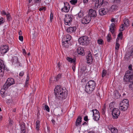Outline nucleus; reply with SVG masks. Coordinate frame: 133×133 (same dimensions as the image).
<instances>
[{"label":"nucleus","mask_w":133,"mask_h":133,"mask_svg":"<svg viewBox=\"0 0 133 133\" xmlns=\"http://www.w3.org/2000/svg\"><path fill=\"white\" fill-rule=\"evenodd\" d=\"M55 97L59 100L62 101L65 99L67 96V91L64 89L60 85L56 87L54 90Z\"/></svg>","instance_id":"nucleus-1"},{"label":"nucleus","mask_w":133,"mask_h":133,"mask_svg":"<svg viewBox=\"0 0 133 133\" xmlns=\"http://www.w3.org/2000/svg\"><path fill=\"white\" fill-rule=\"evenodd\" d=\"M123 80L124 81L125 84H127L129 82L131 83L129 85V87L130 89L132 90L133 86V74L131 71L128 70L126 71Z\"/></svg>","instance_id":"nucleus-2"},{"label":"nucleus","mask_w":133,"mask_h":133,"mask_svg":"<svg viewBox=\"0 0 133 133\" xmlns=\"http://www.w3.org/2000/svg\"><path fill=\"white\" fill-rule=\"evenodd\" d=\"M96 85V84L94 81H89L87 83L85 86L86 92L89 94L91 93L94 90Z\"/></svg>","instance_id":"nucleus-3"},{"label":"nucleus","mask_w":133,"mask_h":133,"mask_svg":"<svg viewBox=\"0 0 133 133\" xmlns=\"http://www.w3.org/2000/svg\"><path fill=\"white\" fill-rule=\"evenodd\" d=\"M129 101L127 99L123 100L119 104L120 110L123 111L127 110L129 106Z\"/></svg>","instance_id":"nucleus-4"},{"label":"nucleus","mask_w":133,"mask_h":133,"mask_svg":"<svg viewBox=\"0 0 133 133\" xmlns=\"http://www.w3.org/2000/svg\"><path fill=\"white\" fill-rule=\"evenodd\" d=\"M89 38L86 36H84L80 38L78 40V41L81 45H87L89 43Z\"/></svg>","instance_id":"nucleus-5"},{"label":"nucleus","mask_w":133,"mask_h":133,"mask_svg":"<svg viewBox=\"0 0 133 133\" xmlns=\"http://www.w3.org/2000/svg\"><path fill=\"white\" fill-rule=\"evenodd\" d=\"M15 83L14 79L12 78H8L3 86V88L7 90L10 86Z\"/></svg>","instance_id":"nucleus-6"},{"label":"nucleus","mask_w":133,"mask_h":133,"mask_svg":"<svg viewBox=\"0 0 133 133\" xmlns=\"http://www.w3.org/2000/svg\"><path fill=\"white\" fill-rule=\"evenodd\" d=\"M5 66L3 61L0 59V77H2L4 75V72L6 70L7 71V69L5 68Z\"/></svg>","instance_id":"nucleus-7"},{"label":"nucleus","mask_w":133,"mask_h":133,"mask_svg":"<svg viewBox=\"0 0 133 133\" xmlns=\"http://www.w3.org/2000/svg\"><path fill=\"white\" fill-rule=\"evenodd\" d=\"M120 112L119 110L117 108H114L112 111V117L114 119H117L119 115Z\"/></svg>","instance_id":"nucleus-8"},{"label":"nucleus","mask_w":133,"mask_h":133,"mask_svg":"<svg viewBox=\"0 0 133 133\" xmlns=\"http://www.w3.org/2000/svg\"><path fill=\"white\" fill-rule=\"evenodd\" d=\"M72 19L71 16L70 15H65L64 19V23L66 25H70L71 24Z\"/></svg>","instance_id":"nucleus-9"},{"label":"nucleus","mask_w":133,"mask_h":133,"mask_svg":"<svg viewBox=\"0 0 133 133\" xmlns=\"http://www.w3.org/2000/svg\"><path fill=\"white\" fill-rule=\"evenodd\" d=\"M88 15L92 18H94L97 16L96 12L95 10L92 9H90L89 10Z\"/></svg>","instance_id":"nucleus-10"},{"label":"nucleus","mask_w":133,"mask_h":133,"mask_svg":"<svg viewBox=\"0 0 133 133\" xmlns=\"http://www.w3.org/2000/svg\"><path fill=\"white\" fill-rule=\"evenodd\" d=\"M108 0H98V1L97 4L98 7L99 6H104L107 5L108 4Z\"/></svg>","instance_id":"nucleus-11"},{"label":"nucleus","mask_w":133,"mask_h":133,"mask_svg":"<svg viewBox=\"0 0 133 133\" xmlns=\"http://www.w3.org/2000/svg\"><path fill=\"white\" fill-rule=\"evenodd\" d=\"M64 4L65 6L61 10L62 11L68 12L69 11L70 8V5L68 3H64Z\"/></svg>","instance_id":"nucleus-12"},{"label":"nucleus","mask_w":133,"mask_h":133,"mask_svg":"<svg viewBox=\"0 0 133 133\" xmlns=\"http://www.w3.org/2000/svg\"><path fill=\"white\" fill-rule=\"evenodd\" d=\"M108 12V9L104 8L100 9L99 11V15L101 16H103L106 14Z\"/></svg>","instance_id":"nucleus-13"},{"label":"nucleus","mask_w":133,"mask_h":133,"mask_svg":"<svg viewBox=\"0 0 133 133\" xmlns=\"http://www.w3.org/2000/svg\"><path fill=\"white\" fill-rule=\"evenodd\" d=\"M8 50V46L7 45L4 46H3L1 48V52L2 55H3Z\"/></svg>","instance_id":"nucleus-14"},{"label":"nucleus","mask_w":133,"mask_h":133,"mask_svg":"<svg viewBox=\"0 0 133 133\" xmlns=\"http://www.w3.org/2000/svg\"><path fill=\"white\" fill-rule=\"evenodd\" d=\"M87 59V63L88 64L91 63L93 61L92 54L90 52L88 54L87 56L86 57Z\"/></svg>","instance_id":"nucleus-15"},{"label":"nucleus","mask_w":133,"mask_h":133,"mask_svg":"<svg viewBox=\"0 0 133 133\" xmlns=\"http://www.w3.org/2000/svg\"><path fill=\"white\" fill-rule=\"evenodd\" d=\"M76 29V27L74 26L73 27H70L68 28L66 30V31L69 33H71L75 31Z\"/></svg>","instance_id":"nucleus-16"},{"label":"nucleus","mask_w":133,"mask_h":133,"mask_svg":"<svg viewBox=\"0 0 133 133\" xmlns=\"http://www.w3.org/2000/svg\"><path fill=\"white\" fill-rule=\"evenodd\" d=\"M81 119L82 118L80 116H78L75 122L76 126V127L78 126L81 123Z\"/></svg>","instance_id":"nucleus-17"},{"label":"nucleus","mask_w":133,"mask_h":133,"mask_svg":"<svg viewBox=\"0 0 133 133\" xmlns=\"http://www.w3.org/2000/svg\"><path fill=\"white\" fill-rule=\"evenodd\" d=\"M77 51L78 53L81 55H84V51L83 48L82 47H79L77 48Z\"/></svg>","instance_id":"nucleus-18"},{"label":"nucleus","mask_w":133,"mask_h":133,"mask_svg":"<svg viewBox=\"0 0 133 133\" xmlns=\"http://www.w3.org/2000/svg\"><path fill=\"white\" fill-rule=\"evenodd\" d=\"M115 25L114 23H112L111 24L110 27V31L113 34L115 30Z\"/></svg>","instance_id":"nucleus-19"},{"label":"nucleus","mask_w":133,"mask_h":133,"mask_svg":"<svg viewBox=\"0 0 133 133\" xmlns=\"http://www.w3.org/2000/svg\"><path fill=\"white\" fill-rule=\"evenodd\" d=\"M93 119L95 121H97L99 119L100 117V115L99 113L97 114H94V115H93Z\"/></svg>","instance_id":"nucleus-20"},{"label":"nucleus","mask_w":133,"mask_h":133,"mask_svg":"<svg viewBox=\"0 0 133 133\" xmlns=\"http://www.w3.org/2000/svg\"><path fill=\"white\" fill-rule=\"evenodd\" d=\"M21 133H24L25 132V128L24 123L22 124L20 126Z\"/></svg>","instance_id":"nucleus-21"},{"label":"nucleus","mask_w":133,"mask_h":133,"mask_svg":"<svg viewBox=\"0 0 133 133\" xmlns=\"http://www.w3.org/2000/svg\"><path fill=\"white\" fill-rule=\"evenodd\" d=\"M66 59L70 63H73L74 64L75 63L76 59H72L71 58L68 57L66 58Z\"/></svg>","instance_id":"nucleus-22"},{"label":"nucleus","mask_w":133,"mask_h":133,"mask_svg":"<svg viewBox=\"0 0 133 133\" xmlns=\"http://www.w3.org/2000/svg\"><path fill=\"white\" fill-rule=\"evenodd\" d=\"M114 98L116 99L118 98V97H119L121 95L119 93L118 91H115L114 93Z\"/></svg>","instance_id":"nucleus-23"},{"label":"nucleus","mask_w":133,"mask_h":133,"mask_svg":"<svg viewBox=\"0 0 133 133\" xmlns=\"http://www.w3.org/2000/svg\"><path fill=\"white\" fill-rule=\"evenodd\" d=\"M124 24L127 27L129 26V21L128 19L127 18H125L124 20Z\"/></svg>","instance_id":"nucleus-24"},{"label":"nucleus","mask_w":133,"mask_h":133,"mask_svg":"<svg viewBox=\"0 0 133 133\" xmlns=\"http://www.w3.org/2000/svg\"><path fill=\"white\" fill-rule=\"evenodd\" d=\"M107 75H109V74L107 73V71L105 69H103L102 72V78L104 77Z\"/></svg>","instance_id":"nucleus-25"},{"label":"nucleus","mask_w":133,"mask_h":133,"mask_svg":"<svg viewBox=\"0 0 133 133\" xmlns=\"http://www.w3.org/2000/svg\"><path fill=\"white\" fill-rule=\"evenodd\" d=\"M127 55L129 57L133 56V49L129 51L127 53Z\"/></svg>","instance_id":"nucleus-26"},{"label":"nucleus","mask_w":133,"mask_h":133,"mask_svg":"<svg viewBox=\"0 0 133 133\" xmlns=\"http://www.w3.org/2000/svg\"><path fill=\"white\" fill-rule=\"evenodd\" d=\"M110 130L112 133H117L118 132L117 129L115 128H111Z\"/></svg>","instance_id":"nucleus-27"},{"label":"nucleus","mask_w":133,"mask_h":133,"mask_svg":"<svg viewBox=\"0 0 133 133\" xmlns=\"http://www.w3.org/2000/svg\"><path fill=\"white\" fill-rule=\"evenodd\" d=\"M5 90L3 88L2 89H1V94L2 97L4 98L5 97Z\"/></svg>","instance_id":"nucleus-28"},{"label":"nucleus","mask_w":133,"mask_h":133,"mask_svg":"<svg viewBox=\"0 0 133 133\" xmlns=\"http://www.w3.org/2000/svg\"><path fill=\"white\" fill-rule=\"evenodd\" d=\"M90 22H87V19L85 18V17H84L83 18L82 20L81 21V23L84 24H88Z\"/></svg>","instance_id":"nucleus-29"},{"label":"nucleus","mask_w":133,"mask_h":133,"mask_svg":"<svg viewBox=\"0 0 133 133\" xmlns=\"http://www.w3.org/2000/svg\"><path fill=\"white\" fill-rule=\"evenodd\" d=\"M36 126L37 130H38L40 126V121H39L37 120L36 121Z\"/></svg>","instance_id":"nucleus-30"},{"label":"nucleus","mask_w":133,"mask_h":133,"mask_svg":"<svg viewBox=\"0 0 133 133\" xmlns=\"http://www.w3.org/2000/svg\"><path fill=\"white\" fill-rule=\"evenodd\" d=\"M84 17L85 18L87 19V22H90L91 21L92 18L88 14L87 15L85 16Z\"/></svg>","instance_id":"nucleus-31"},{"label":"nucleus","mask_w":133,"mask_h":133,"mask_svg":"<svg viewBox=\"0 0 133 133\" xmlns=\"http://www.w3.org/2000/svg\"><path fill=\"white\" fill-rule=\"evenodd\" d=\"M118 6L116 5H112L111 7V9L112 10H117Z\"/></svg>","instance_id":"nucleus-32"},{"label":"nucleus","mask_w":133,"mask_h":133,"mask_svg":"<svg viewBox=\"0 0 133 133\" xmlns=\"http://www.w3.org/2000/svg\"><path fill=\"white\" fill-rule=\"evenodd\" d=\"M97 43L99 44L102 45L104 43V41L102 39H99L97 40Z\"/></svg>","instance_id":"nucleus-33"},{"label":"nucleus","mask_w":133,"mask_h":133,"mask_svg":"<svg viewBox=\"0 0 133 133\" xmlns=\"http://www.w3.org/2000/svg\"><path fill=\"white\" fill-rule=\"evenodd\" d=\"M119 44L118 41L117 40L116 43V46L115 49H116L118 50L119 49Z\"/></svg>","instance_id":"nucleus-34"},{"label":"nucleus","mask_w":133,"mask_h":133,"mask_svg":"<svg viewBox=\"0 0 133 133\" xmlns=\"http://www.w3.org/2000/svg\"><path fill=\"white\" fill-rule=\"evenodd\" d=\"M107 40L108 42H110L111 40V35L110 34H108L107 36Z\"/></svg>","instance_id":"nucleus-35"},{"label":"nucleus","mask_w":133,"mask_h":133,"mask_svg":"<svg viewBox=\"0 0 133 133\" xmlns=\"http://www.w3.org/2000/svg\"><path fill=\"white\" fill-rule=\"evenodd\" d=\"M65 37L67 41H68V42H69L71 39V36L70 35H67L65 36Z\"/></svg>","instance_id":"nucleus-36"},{"label":"nucleus","mask_w":133,"mask_h":133,"mask_svg":"<svg viewBox=\"0 0 133 133\" xmlns=\"http://www.w3.org/2000/svg\"><path fill=\"white\" fill-rule=\"evenodd\" d=\"M118 38H120L122 40L123 38V34L122 32H120L119 33L118 35Z\"/></svg>","instance_id":"nucleus-37"},{"label":"nucleus","mask_w":133,"mask_h":133,"mask_svg":"<svg viewBox=\"0 0 133 133\" xmlns=\"http://www.w3.org/2000/svg\"><path fill=\"white\" fill-rule=\"evenodd\" d=\"M77 0H71L70 1V2L72 5H75L77 3Z\"/></svg>","instance_id":"nucleus-38"},{"label":"nucleus","mask_w":133,"mask_h":133,"mask_svg":"<svg viewBox=\"0 0 133 133\" xmlns=\"http://www.w3.org/2000/svg\"><path fill=\"white\" fill-rule=\"evenodd\" d=\"M62 43H64V42H68V41H67L66 38L65 36H64L62 38Z\"/></svg>","instance_id":"nucleus-39"},{"label":"nucleus","mask_w":133,"mask_h":133,"mask_svg":"<svg viewBox=\"0 0 133 133\" xmlns=\"http://www.w3.org/2000/svg\"><path fill=\"white\" fill-rule=\"evenodd\" d=\"M91 111L93 112V115H94V114H95L99 113V111L97 110L96 109H93Z\"/></svg>","instance_id":"nucleus-40"},{"label":"nucleus","mask_w":133,"mask_h":133,"mask_svg":"<svg viewBox=\"0 0 133 133\" xmlns=\"http://www.w3.org/2000/svg\"><path fill=\"white\" fill-rule=\"evenodd\" d=\"M45 109L47 111L49 112L50 111V108L48 105H45L44 106Z\"/></svg>","instance_id":"nucleus-41"},{"label":"nucleus","mask_w":133,"mask_h":133,"mask_svg":"<svg viewBox=\"0 0 133 133\" xmlns=\"http://www.w3.org/2000/svg\"><path fill=\"white\" fill-rule=\"evenodd\" d=\"M78 16L79 17L81 18L83 16V13L81 11H80L79 13L78 14Z\"/></svg>","instance_id":"nucleus-42"},{"label":"nucleus","mask_w":133,"mask_h":133,"mask_svg":"<svg viewBox=\"0 0 133 133\" xmlns=\"http://www.w3.org/2000/svg\"><path fill=\"white\" fill-rule=\"evenodd\" d=\"M124 24H122L121 25V27L119 29V31H123L124 29Z\"/></svg>","instance_id":"nucleus-43"},{"label":"nucleus","mask_w":133,"mask_h":133,"mask_svg":"<svg viewBox=\"0 0 133 133\" xmlns=\"http://www.w3.org/2000/svg\"><path fill=\"white\" fill-rule=\"evenodd\" d=\"M4 22V21L3 17H1L0 18V25L3 24Z\"/></svg>","instance_id":"nucleus-44"},{"label":"nucleus","mask_w":133,"mask_h":133,"mask_svg":"<svg viewBox=\"0 0 133 133\" xmlns=\"http://www.w3.org/2000/svg\"><path fill=\"white\" fill-rule=\"evenodd\" d=\"M61 74H59L56 77V81H58V79L61 78Z\"/></svg>","instance_id":"nucleus-45"},{"label":"nucleus","mask_w":133,"mask_h":133,"mask_svg":"<svg viewBox=\"0 0 133 133\" xmlns=\"http://www.w3.org/2000/svg\"><path fill=\"white\" fill-rule=\"evenodd\" d=\"M63 46L65 47H67L68 46V44H69V42H64V43H62Z\"/></svg>","instance_id":"nucleus-46"},{"label":"nucleus","mask_w":133,"mask_h":133,"mask_svg":"<svg viewBox=\"0 0 133 133\" xmlns=\"http://www.w3.org/2000/svg\"><path fill=\"white\" fill-rule=\"evenodd\" d=\"M46 10V8L45 7H43L41 8H39V11H41L44 10L45 11Z\"/></svg>","instance_id":"nucleus-47"},{"label":"nucleus","mask_w":133,"mask_h":133,"mask_svg":"<svg viewBox=\"0 0 133 133\" xmlns=\"http://www.w3.org/2000/svg\"><path fill=\"white\" fill-rule=\"evenodd\" d=\"M19 39L21 41H23V37L22 36H19Z\"/></svg>","instance_id":"nucleus-48"},{"label":"nucleus","mask_w":133,"mask_h":133,"mask_svg":"<svg viewBox=\"0 0 133 133\" xmlns=\"http://www.w3.org/2000/svg\"><path fill=\"white\" fill-rule=\"evenodd\" d=\"M53 14L51 12L50 15V20L51 21L53 19Z\"/></svg>","instance_id":"nucleus-49"},{"label":"nucleus","mask_w":133,"mask_h":133,"mask_svg":"<svg viewBox=\"0 0 133 133\" xmlns=\"http://www.w3.org/2000/svg\"><path fill=\"white\" fill-rule=\"evenodd\" d=\"M84 119L86 122L88 121V116H85L84 117Z\"/></svg>","instance_id":"nucleus-50"},{"label":"nucleus","mask_w":133,"mask_h":133,"mask_svg":"<svg viewBox=\"0 0 133 133\" xmlns=\"http://www.w3.org/2000/svg\"><path fill=\"white\" fill-rule=\"evenodd\" d=\"M7 19L8 21H10V15L9 14L6 15Z\"/></svg>","instance_id":"nucleus-51"},{"label":"nucleus","mask_w":133,"mask_h":133,"mask_svg":"<svg viewBox=\"0 0 133 133\" xmlns=\"http://www.w3.org/2000/svg\"><path fill=\"white\" fill-rule=\"evenodd\" d=\"M24 74V72L23 71H22L19 74V75L20 76L22 77L23 76Z\"/></svg>","instance_id":"nucleus-52"},{"label":"nucleus","mask_w":133,"mask_h":133,"mask_svg":"<svg viewBox=\"0 0 133 133\" xmlns=\"http://www.w3.org/2000/svg\"><path fill=\"white\" fill-rule=\"evenodd\" d=\"M114 103L113 102H111L109 104V108H110V109H111V108H112L113 107V104Z\"/></svg>","instance_id":"nucleus-53"},{"label":"nucleus","mask_w":133,"mask_h":133,"mask_svg":"<svg viewBox=\"0 0 133 133\" xmlns=\"http://www.w3.org/2000/svg\"><path fill=\"white\" fill-rule=\"evenodd\" d=\"M72 68L73 69V71L74 72H75V63L74 64V65L72 67Z\"/></svg>","instance_id":"nucleus-54"},{"label":"nucleus","mask_w":133,"mask_h":133,"mask_svg":"<svg viewBox=\"0 0 133 133\" xmlns=\"http://www.w3.org/2000/svg\"><path fill=\"white\" fill-rule=\"evenodd\" d=\"M132 65L131 64H130L129 65L128 68L131 71L132 70Z\"/></svg>","instance_id":"nucleus-55"},{"label":"nucleus","mask_w":133,"mask_h":133,"mask_svg":"<svg viewBox=\"0 0 133 133\" xmlns=\"http://www.w3.org/2000/svg\"><path fill=\"white\" fill-rule=\"evenodd\" d=\"M1 13L2 15H6L7 14L4 10H3Z\"/></svg>","instance_id":"nucleus-56"},{"label":"nucleus","mask_w":133,"mask_h":133,"mask_svg":"<svg viewBox=\"0 0 133 133\" xmlns=\"http://www.w3.org/2000/svg\"><path fill=\"white\" fill-rule=\"evenodd\" d=\"M9 124L11 125H12V121L11 120V119H9Z\"/></svg>","instance_id":"nucleus-57"},{"label":"nucleus","mask_w":133,"mask_h":133,"mask_svg":"<svg viewBox=\"0 0 133 133\" xmlns=\"http://www.w3.org/2000/svg\"><path fill=\"white\" fill-rule=\"evenodd\" d=\"M120 0H114V3H118L120 2Z\"/></svg>","instance_id":"nucleus-58"},{"label":"nucleus","mask_w":133,"mask_h":133,"mask_svg":"<svg viewBox=\"0 0 133 133\" xmlns=\"http://www.w3.org/2000/svg\"><path fill=\"white\" fill-rule=\"evenodd\" d=\"M47 133H51L50 130V128L49 127H47Z\"/></svg>","instance_id":"nucleus-59"},{"label":"nucleus","mask_w":133,"mask_h":133,"mask_svg":"<svg viewBox=\"0 0 133 133\" xmlns=\"http://www.w3.org/2000/svg\"><path fill=\"white\" fill-rule=\"evenodd\" d=\"M41 0H34V2L35 3H38L39 2H40Z\"/></svg>","instance_id":"nucleus-60"},{"label":"nucleus","mask_w":133,"mask_h":133,"mask_svg":"<svg viewBox=\"0 0 133 133\" xmlns=\"http://www.w3.org/2000/svg\"><path fill=\"white\" fill-rule=\"evenodd\" d=\"M101 111L103 115L105 114V110H104L103 109H102Z\"/></svg>","instance_id":"nucleus-61"},{"label":"nucleus","mask_w":133,"mask_h":133,"mask_svg":"<svg viewBox=\"0 0 133 133\" xmlns=\"http://www.w3.org/2000/svg\"><path fill=\"white\" fill-rule=\"evenodd\" d=\"M22 51L23 52V54L24 55H25L26 54V51L24 49H22Z\"/></svg>","instance_id":"nucleus-62"},{"label":"nucleus","mask_w":133,"mask_h":133,"mask_svg":"<svg viewBox=\"0 0 133 133\" xmlns=\"http://www.w3.org/2000/svg\"><path fill=\"white\" fill-rule=\"evenodd\" d=\"M27 78L26 79V82H28V81H29V77L28 74L27 76Z\"/></svg>","instance_id":"nucleus-63"},{"label":"nucleus","mask_w":133,"mask_h":133,"mask_svg":"<svg viewBox=\"0 0 133 133\" xmlns=\"http://www.w3.org/2000/svg\"><path fill=\"white\" fill-rule=\"evenodd\" d=\"M115 18H112L111 19V21L112 22H115Z\"/></svg>","instance_id":"nucleus-64"}]
</instances>
